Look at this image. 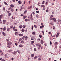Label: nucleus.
<instances>
[{
	"instance_id": "1",
	"label": "nucleus",
	"mask_w": 61,
	"mask_h": 61,
	"mask_svg": "<svg viewBox=\"0 0 61 61\" xmlns=\"http://www.w3.org/2000/svg\"><path fill=\"white\" fill-rule=\"evenodd\" d=\"M50 20H53V22H56V19L55 18H53L52 17H51L50 18Z\"/></svg>"
},
{
	"instance_id": "2",
	"label": "nucleus",
	"mask_w": 61,
	"mask_h": 61,
	"mask_svg": "<svg viewBox=\"0 0 61 61\" xmlns=\"http://www.w3.org/2000/svg\"><path fill=\"white\" fill-rule=\"evenodd\" d=\"M35 36H33L31 38V40H34V39H35Z\"/></svg>"
},
{
	"instance_id": "3",
	"label": "nucleus",
	"mask_w": 61,
	"mask_h": 61,
	"mask_svg": "<svg viewBox=\"0 0 61 61\" xmlns=\"http://www.w3.org/2000/svg\"><path fill=\"white\" fill-rule=\"evenodd\" d=\"M17 53V51H15L14 52H12V54H13V55H16Z\"/></svg>"
},
{
	"instance_id": "4",
	"label": "nucleus",
	"mask_w": 61,
	"mask_h": 61,
	"mask_svg": "<svg viewBox=\"0 0 61 61\" xmlns=\"http://www.w3.org/2000/svg\"><path fill=\"white\" fill-rule=\"evenodd\" d=\"M9 45H11L12 44V42H9V41H8L7 43V45H9Z\"/></svg>"
},
{
	"instance_id": "5",
	"label": "nucleus",
	"mask_w": 61,
	"mask_h": 61,
	"mask_svg": "<svg viewBox=\"0 0 61 61\" xmlns=\"http://www.w3.org/2000/svg\"><path fill=\"white\" fill-rule=\"evenodd\" d=\"M3 15H0V21H1V18H3Z\"/></svg>"
},
{
	"instance_id": "6",
	"label": "nucleus",
	"mask_w": 61,
	"mask_h": 61,
	"mask_svg": "<svg viewBox=\"0 0 61 61\" xmlns=\"http://www.w3.org/2000/svg\"><path fill=\"white\" fill-rule=\"evenodd\" d=\"M26 17H27V16H23V18L24 19H25V18H26Z\"/></svg>"
},
{
	"instance_id": "7",
	"label": "nucleus",
	"mask_w": 61,
	"mask_h": 61,
	"mask_svg": "<svg viewBox=\"0 0 61 61\" xmlns=\"http://www.w3.org/2000/svg\"><path fill=\"white\" fill-rule=\"evenodd\" d=\"M18 3L19 4H22V2L20 0L19 1Z\"/></svg>"
},
{
	"instance_id": "8",
	"label": "nucleus",
	"mask_w": 61,
	"mask_h": 61,
	"mask_svg": "<svg viewBox=\"0 0 61 61\" xmlns=\"http://www.w3.org/2000/svg\"><path fill=\"white\" fill-rule=\"evenodd\" d=\"M8 52H12V50H9L8 51Z\"/></svg>"
},
{
	"instance_id": "9",
	"label": "nucleus",
	"mask_w": 61,
	"mask_h": 61,
	"mask_svg": "<svg viewBox=\"0 0 61 61\" xmlns=\"http://www.w3.org/2000/svg\"><path fill=\"white\" fill-rule=\"evenodd\" d=\"M6 27H4L3 28V31H5V30H6Z\"/></svg>"
},
{
	"instance_id": "10",
	"label": "nucleus",
	"mask_w": 61,
	"mask_h": 61,
	"mask_svg": "<svg viewBox=\"0 0 61 61\" xmlns=\"http://www.w3.org/2000/svg\"><path fill=\"white\" fill-rule=\"evenodd\" d=\"M2 34L4 36H6V34H5V32H2Z\"/></svg>"
},
{
	"instance_id": "11",
	"label": "nucleus",
	"mask_w": 61,
	"mask_h": 61,
	"mask_svg": "<svg viewBox=\"0 0 61 61\" xmlns=\"http://www.w3.org/2000/svg\"><path fill=\"white\" fill-rule=\"evenodd\" d=\"M58 44V42H56L55 43L54 45H55V46H56V45H57V44Z\"/></svg>"
},
{
	"instance_id": "12",
	"label": "nucleus",
	"mask_w": 61,
	"mask_h": 61,
	"mask_svg": "<svg viewBox=\"0 0 61 61\" xmlns=\"http://www.w3.org/2000/svg\"><path fill=\"white\" fill-rule=\"evenodd\" d=\"M41 7H43V8H45V6L44 5H41Z\"/></svg>"
},
{
	"instance_id": "13",
	"label": "nucleus",
	"mask_w": 61,
	"mask_h": 61,
	"mask_svg": "<svg viewBox=\"0 0 61 61\" xmlns=\"http://www.w3.org/2000/svg\"><path fill=\"white\" fill-rule=\"evenodd\" d=\"M10 46H11V45H10L9 44L8 46H7L8 48H10Z\"/></svg>"
},
{
	"instance_id": "14",
	"label": "nucleus",
	"mask_w": 61,
	"mask_h": 61,
	"mask_svg": "<svg viewBox=\"0 0 61 61\" xmlns=\"http://www.w3.org/2000/svg\"><path fill=\"white\" fill-rule=\"evenodd\" d=\"M41 44H43L44 43V42L42 40H41Z\"/></svg>"
},
{
	"instance_id": "15",
	"label": "nucleus",
	"mask_w": 61,
	"mask_h": 61,
	"mask_svg": "<svg viewBox=\"0 0 61 61\" xmlns=\"http://www.w3.org/2000/svg\"><path fill=\"white\" fill-rule=\"evenodd\" d=\"M40 45V44L39 43H38L37 44H36V45L37 46H39V45Z\"/></svg>"
},
{
	"instance_id": "16",
	"label": "nucleus",
	"mask_w": 61,
	"mask_h": 61,
	"mask_svg": "<svg viewBox=\"0 0 61 61\" xmlns=\"http://www.w3.org/2000/svg\"><path fill=\"white\" fill-rule=\"evenodd\" d=\"M22 27H23V28H25V27H26V25H23L22 26Z\"/></svg>"
},
{
	"instance_id": "17",
	"label": "nucleus",
	"mask_w": 61,
	"mask_h": 61,
	"mask_svg": "<svg viewBox=\"0 0 61 61\" xmlns=\"http://www.w3.org/2000/svg\"><path fill=\"white\" fill-rule=\"evenodd\" d=\"M36 58H37V56H36L34 57V59H36Z\"/></svg>"
},
{
	"instance_id": "18",
	"label": "nucleus",
	"mask_w": 61,
	"mask_h": 61,
	"mask_svg": "<svg viewBox=\"0 0 61 61\" xmlns=\"http://www.w3.org/2000/svg\"><path fill=\"white\" fill-rule=\"evenodd\" d=\"M19 36H23V35L22 34H20L19 35Z\"/></svg>"
},
{
	"instance_id": "19",
	"label": "nucleus",
	"mask_w": 61,
	"mask_h": 61,
	"mask_svg": "<svg viewBox=\"0 0 61 61\" xmlns=\"http://www.w3.org/2000/svg\"><path fill=\"white\" fill-rule=\"evenodd\" d=\"M27 38H28V37L27 36H26L25 37V40H27Z\"/></svg>"
},
{
	"instance_id": "20",
	"label": "nucleus",
	"mask_w": 61,
	"mask_h": 61,
	"mask_svg": "<svg viewBox=\"0 0 61 61\" xmlns=\"http://www.w3.org/2000/svg\"><path fill=\"white\" fill-rule=\"evenodd\" d=\"M26 12H27V10H25L24 13V15L26 13Z\"/></svg>"
},
{
	"instance_id": "21",
	"label": "nucleus",
	"mask_w": 61,
	"mask_h": 61,
	"mask_svg": "<svg viewBox=\"0 0 61 61\" xmlns=\"http://www.w3.org/2000/svg\"><path fill=\"white\" fill-rule=\"evenodd\" d=\"M10 6L11 7H14V5H10Z\"/></svg>"
},
{
	"instance_id": "22",
	"label": "nucleus",
	"mask_w": 61,
	"mask_h": 61,
	"mask_svg": "<svg viewBox=\"0 0 61 61\" xmlns=\"http://www.w3.org/2000/svg\"><path fill=\"white\" fill-rule=\"evenodd\" d=\"M22 27H23V26H22V25H20L19 26V28L20 29H21V28H22Z\"/></svg>"
},
{
	"instance_id": "23",
	"label": "nucleus",
	"mask_w": 61,
	"mask_h": 61,
	"mask_svg": "<svg viewBox=\"0 0 61 61\" xmlns=\"http://www.w3.org/2000/svg\"><path fill=\"white\" fill-rule=\"evenodd\" d=\"M31 56L32 57H33L34 56V54H31Z\"/></svg>"
},
{
	"instance_id": "24",
	"label": "nucleus",
	"mask_w": 61,
	"mask_h": 61,
	"mask_svg": "<svg viewBox=\"0 0 61 61\" xmlns=\"http://www.w3.org/2000/svg\"><path fill=\"white\" fill-rule=\"evenodd\" d=\"M34 27L35 28H37V25H34Z\"/></svg>"
},
{
	"instance_id": "25",
	"label": "nucleus",
	"mask_w": 61,
	"mask_h": 61,
	"mask_svg": "<svg viewBox=\"0 0 61 61\" xmlns=\"http://www.w3.org/2000/svg\"><path fill=\"white\" fill-rule=\"evenodd\" d=\"M17 52L19 53V54H20V51L19 50H18L17 51Z\"/></svg>"
},
{
	"instance_id": "26",
	"label": "nucleus",
	"mask_w": 61,
	"mask_h": 61,
	"mask_svg": "<svg viewBox=\"0 0 61 61\" xmlns=\"http://www.w3.org/2000/svg\"><path fill=\"white\" fill-rule=\"evenodd\" d=\"M10 28H8L7 29V31H9L10 30Z\"/></svg>"
},
{
	"instance_id": "27",
	"label": "nucleus",
	"mask_w": 61,
	"mask_h": 61,
	"mask_svg": "<svg viewBox=\"0 0 61 61\" xmlns=\"http://www.w3.org/2000/svg\"><path fill=\"white\" fill-rule=\"evenodd\" d=\"M25 43V41H21V44H23V43Z\"/></svg>"
},
{
	"instance_id": "28",
	"label": "nucleus",
	"mask_w": 61,
	"mask_h": 61,
	"mask_svg": "<svg viewBox=\"0 0 61 61\" xmlns=\"http://www.w3.org/2000/svg\"><path fill=\"white\" fill-rule=\"evenodd\" d=\"M4 3L6 5H8V4H7V3L6 2H5V1L4 2Z\"/></svg>"
},
{
	"instance_id": "29",
	"label": "nucleus",
	"mask_w": 61,
	"mask_h": 61,
	"mask_svg": "<svg viewBox=\"0 0 61 61\" xmlns=\"http://www.w3.org/2000/svg\"><path fill=\"white\" fill-rule=\"evenodd\" d=\"M22 39L21 38H20L19 39V41L20 42V41H22Z\"/></svg>"
},
{
	"instance_id": "30",
	"label": "nucleus",
	"mask_w": 61,
	"mask_h": 61,
	"mask_svg": "<svg viewBox=\"0 0 61 61\" xmlns=\"http://www.w3.org/2000/svg\"><path fill=\"white\" fill-rule=\"evenodd\" d=\"M13 25H17V24L15 22L14 23Z\"/></svg>"
},
{
	"instance_id": "31",
	"label": "nucleus",
	"mask_w": 61,
	"mask_h": 61,
	"mask_svg": "<svg viewBox=\"0 0 61 61\" xmlns=\"http://www.w3.org/2000/svg\"><path fill=\"white\" fill-rule=\"evenodd\" d=\"M39 36L40 37V38H41L42 37V35H40Z\"/></svg>"
},
{
	"instance_id": "32",
	"label": "nucleus",
	"mask_w": 61,
	"mask_h": 61,
	"mask_svg": "<svg viewBox=\"0 0 61 61\" xmlns=\"http://www.w3.org/2000/svg\"><path fill=\"white\" fill-rule=\"evenodd\" d=\"M19 46L20 47H23V46H22V45H20Z\"/></svg>"
},
{
	"instance_id": "33",
	"label": "nucleus",
	"mask_w": 61,
	"mask_h": 61,
	"mask_svg": "<svg viewBox=\"0 0 61 61\" xmlns=\"http://www.w3.org/2000/svg\"><path fill=\"white\" fill-rule=\"evenodd\" d=\"M30 18H33V15H32V14L31 13V14Z\"/></svg>"
},
{
	"instance_id": "34",
	"label": "nucleus",
	"mask_w": 61,
	"mask_h": 61,
	"mask_svg": "<svg viewBox=\"0 0 61 61\" xmlns=\"http://www.w3.org/2000/svg\"><path fill=\"white\" fill-rule=\"evenodd\" d=\"M14 9H12L11 10V12H14Z\"/></svg>"
},
{
	"instance_id": "35",
	"label": "nucleus",
	"mask_w": 61,
	"mask_h": 61,
	"mask_svg": "<svg viewBox=\"0 0 61 61\" xmlns=\"http://www.w3.org/2000/svg\"><path fill=\"white\" fill-rule=\"evenodd\" d=\"M15 27L14 26L13 28V30H15Z\"/></svg>"
},
{
	"instance_id": "36",
	"label": "nucleus",
	"mask_w": 61,
	"mask_h": 61,
	"mask_svg": "<svg viewBox=\"0 0 61 61\" xmlns=\"http://www.w3.org/2000/svg\"><path fill=\"white\" fill-rule=\"evenodd\" d=\"M13 26H12L11 25L10 26V29H12L13 28Z\"/></svg>"
},
{
	"instance_id": "37",
	"label": "nucleus",
	"mask_w": 61,
	"mask_h": 61,
	"mask_svg": "<svg viewBox=\"0 0 61 61\" xmlns=\"http://www.w3.org/2000/svg\"><path fill=\"white\" fill-rule=\"evenodd\" d=\"M53 23L52 22H51L50 23L51 25H53Z\"/></svg>"
},
{
	"instance_id": "38",
	"label": "nucleus",
	"mask_w": 61,
	"mask_h": 61,
	"mask_svg": "<svg viewBox=\"0 0 61 61\" xmlns=\"http://www.w3.org/2000/svg\"><path fill=\"white\" fill-rule=\"evenodd\" d=\"M5 58H6V57H7V56L5 54Z\"/></svg>"
},
{
	"instance_id": "39",
	"label": "nucleus",
	"mask_w": 61,
	"mask_h": 61,
	"mask_svg": "<svg viewBox=\"0 0 61 61\" xmlns=\"http://www.w3.org/2000/svg\"><path fill=\"white\" fill-rule=\"evenodd\" d=\"M32 35H35L36 34V33L33 32L32 33Z\"/></svg>"
},
{
	"instance_id": "40",
	"label": "nucleus",
	"mask_w": 61,
	"mask_h": 61,
	"mask_svg": "<svg viewBox=\"0 0 61 61\" xmlns=\"http://www.w3.org/2000/svg\"><path fill=\"white\" fill-rule=\"evenodd\" d=\"M15 35H17V34H18V32H15Z\"/></svg>"
},
{
	"instance_id": "41",
	"label": "nucleus",
	"mask_w": 61,
	"mask_h": 61,
	"mask_svg": "<svg viewBox=\"0 0 61 61\" xmlns=\"http://www.w3.org/2000/svg\"><path fill=\"white\" fill-rule=\"evenodd\" d=\"M15 46H18V44L17 43H15Z\"/></svg>"
},
{
	"instance_id": "42",
	"label": "nucleus",
	"mask_w": 61,
	"mask_h": 61,
	"mask_svg": "<svg viewBox=\"0 0 61 61\" xmlns=\"http://www.w3.org/2000/svg\"><path fill=\"white\" fill-rule=\"evenodd\" d=\"M8 15H9V16H10V15H11V13H10L9 14H8Z\"/></svg>"
},
{
	"instance_id": "43",
	"label": "nucleus",
	"mask_w": 61,
	"mask_h": 61,
	"mask_svg": "<svg viewBox=\"0 0 61 61\" xmlns=\"http://www.w3.org/2000/svg\"><path fill=\"white\" fill-rule=\"evenodd\" d=\"M42 34H43V35H44V34H45V33H44V31H42Z\"/></svg>"
},
{
	"instance_id": "44",
	"label": "nucleus",
	"mask_w": 61,
	"mask_h": 61,
	"mask_svg": "<svg viewBox=\"0 0 61 61\" xmlns=\"http://www.w3.org/2000/svg\"><path fill=\"white\" fill-rule=\"evenodd\" d=\"M34 51H36V50H36V49L35 48L34 49Z\"/></svg>"
},
{
	"instance_id": "45",
	"label": "nucleus",
	"mask_w": 61,
	"mask_h": 61,
	"mask_svg": "<svg viewBox=\"0 0 61 61\" xmlns=\"http://www.w3.org/2000/svg\"><path fill=\"white\" fill-rule=\"evenodd\" d=\"M21 31H22V32H24L25 31V30H24L23 29H22V30H21Z\"/></svg>"
},
{
	"instance_id": "46",
	"label": "nucleus",
	"mask_w": 61,
	"mask_h": 61,
	"mask_svg": "<svg viewBox=\"0 0 61 61\" xmlns=\"http://www.w3.org/2000/svg\"><path fill=\"white\" fill-rule=\"evenodd\" d=\"M43 48H44V47L43 46H42L41 47V49H43Z\"/></svg>"
},
{
	"instance_id": "47",
	"label": "nucleus",
	"mask_w": 61,
	"mask_h": 61,
	"mask_svg": "<svg viewBox=\"0 0 61 61\" xmlns=\"http://www.w3.org/2000/svg\"><path fill=\"white\" fill-rule=\"evenodd\" d=\"M38 60L39 61H40V60H41V58H39L38 59Z\"/></svg>"
},
{
	"instance_id": "48",
	"label": "nucleus",
	"mask_w": 61,
	"mask_h": 61,
	"mask_svg": "<svg viewBox=\"0 0 61 61\" xmlns=\"http://www.w3.org/2000/svg\"><path fill=\"white\" fill-rule=\"evenodd\" d=\"M32 28H31V29L32 30H33V28H34V27L33 26H32Z\"/></svg>"
},
{
	"instance_id": "49",
	"label": "nucleus",
	"mask_w": 61,
	"mask_h": 61,
	"mask_svg": "<svg viewBox=\"0 0 61 61\" xmlns=\"http://www.w3.org/2000/svg\"><path fill=\"white\" fill-rule=\"evenodd\" d=\"M31 43H32V44H34V43H35V42H34V41H31Z\"/></svg>"
},
{
	"instance_id": "50",
	"label": "nucleus",
	"mask_w": 61,
	"mask_h": 61,
	"mask_svg": "<svg viewBox=\"0 0 61 61\" xmlns=\"http://www.w3.org/2000/svg\"><path fill=\"white\" fill-rule=\"evenodd\" d=\"M3 54H4V52H1V55H3Z\"/></svg>"
},
{
	"instance_id": "51",
	"label": "nucleus",
	"mask_w": 61,
	"mask_h": 61,
	"mask_svg": "<svg viewBox=\"0 0 61 61\" xmlns=\"http://www.w3.org/2000/svg\"><path fill=\"white\" fill-rule=\"evenodd\" d=\"M42 46V45L41 44H40L39 45V46L40 47H41V46Z\"/></svg>"
},
{
	"instance_id": "52",
	"label": "nucleus",
	"mask_w": 61,
	"mask_h": 61,
	"mask_svg": "<svg viewBox=\"0 0 61 61\" xmlns=\"http://www.w3.org/2000/svg\"><path fill=\"white\" fill-rule=\"evenodd\" d=\"M44 3H45V1H44L42 2V4H44Z\"/></svg>"
},
{
	"instance_id": "53",
	"label": "nucleus",
	"mask_w": 61,
	"mask_h": 61,
	"mask_svg": "<svg viewBox=\"0 0 61 61\" xmlns=\"http://www.w3.org/2000/svg\"><path fill=\"white\" fill-rule=\"evenodd\" d=\"M25 21H28V20H27V19H25Z\"/></svg>"
},
{
	"instance_id": "54",
	"label": "nucleus",
	"mask_w": 61,
	"mask_h": 61,
	"mask_svg": "<svg viewBox=\"0 0 61 61\" xmlns=\"http://www.w3.org/2000/svg\"><path fill=\"white\" fill-rule=\"evenodd\" d=\"M53 29H55V26H53Z\"/></svg>"
},
{
	"instance_id": "55",
	"label": "nucleus",
	"mask_w": 61,
	"mask_h": 61,
	"mask_svg": "<svg viewBox=\"0 0 61 61\" xmlns=\"http://www.w3.org/2000/svg\"><path fill=\"white\" fill-rule=\"evenodd\" d=\"M59 36V35H58V34L56 35V37H58V36Z\"/></svg>"
},
{
	"instance_id": "56",
	"label": "nucleus",
	"mask_w": 61,
	"mask_h": 61,
	"mask_svg": "<svg viewBox=\"0 0 61 61\" xmlns=\"http://www.w3.org/2000/svg\"><path fill=\"white\" fill-rule=\"evenodd\" d=\"M12 9V8L11 7H10L8 9V10H10V9Z\"/></svg>"
},
{
	"instance_id": "57",
	"label": "nucleus",
	"mask_w": 61,
	"mask_h": 61,
	"mask_svg": "<svg viewBox=\"0 0 61 61\" xmlns=\"http://www.w3.org/2000/svg\"><path fill=\"white\" fill-rule=\"evenodd\" d=\"M53 17V15H51L50 16V18H51V17Z\"/></svg>"
},
{
	"instance_id": "58",
	"label": "nucleus",
	"mask_w": 61,
	"mask_h": 61,
	"mask_svg": "<svg viewBox=\"0 0 61 61\" xmlns=\"http://www.w3.org/2000/svg\"><path fill=\"white\" fill-rule=\"evenodd\" d=\"M12 1L13 2H15V0H12Z\"/></svg>"
},
{
	"instance_id": "59",
	"label": "nucleus",
	"mask_w": 61,
	"mask_h": 61,
	"mask_svg": "<svg viewBox=\"0 0 61 61\" xmlns=\"http://www.w3.org/2000/svg\"><path fill=\"white\" fill-rule=\"evenodd\" d=\"M3 22H6V20H3Z\"/></svg>"
},
{
	"instance_id": "60",
	"label": "nucleus",
	"mask_w": 61,
	"mask_h": 61,
	"mask_svg": "<svg viewBox=\"0 0 61 61\" xmlns=\"http://www.w3.org/2000/svg\"><path fill=\"white\" fill-rule=\"evenodd\" d=\"M36 12L37 13H39V11H36Z\"/></svg>"
},
{
	"instance_id": "61",
	"label": "nucleus",
	"mask_w": 61,
	"mask_h": 61,
	"mask_svg": "<svg viewBox=\"0 0 61 61\" xmlns=\"http://www.w3.org/2000/svg\"><path fill=\"white\" fill-rule=\"evenodd\" d=\"M3 10L4 11H5V8H3Z\"/></svg>"
},
{
	"instance_id": "62",
	"label": "nucleus",
	"mask_w": 61,
	"mask_h": 61,
	"mask_svg": "<svg viewBox=\"0 0 61 61\" xmlns=\"http://www.w3.org/2000/svg\"><path fill=\"white\" fill-rule=\"evenodd\" d=\"M1 61H5V60L4 59H3L1 60Z\"/></svg>"
},
{
	"instance_id": "63",
	"label": "nucleus",
	"mask_w": 61,
	"mask_h": 61,
	"mask_svg": "<svg viewBox=\"0 0 61 61\" xmlns=\"http://www.w3.org/2000/svg\"><path fill=\"white\" fill-rule=\"evenodd\" d=\"M38 41H40V39H39V38L38 39V40H37Z\"/></svg>"
},
{
	"instance_id": "64",
	"label": "nucleus",
	"mask_w": 61,
	"mask_h": 61,
	"mask_svg": "<svg viewBox=\"0 0 61 61\" xmlns=\"http://www.w3.org/2000/svg\"><path fill=\"white\" fill-rule=\"evenodd\" d=\"M50 45H52V42L51 41L50 42Z\"/></svg>"
}]
</instances>
